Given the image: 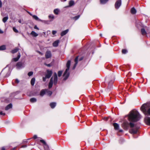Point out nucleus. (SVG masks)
Segmentation results:
<instances>
[{
  "label": "nucleus",
  "mask_w": 150,
  "mask_h": 150,
  "mask_svg": "<svg viewBox=\"0 0 150 150\" xmlns=\"http://www.w3.org/2000/svg\"><path fill=\"white\" fill-rule=\"evenodd\" d=\"M69 31L68 29H67L64 31H63L61 33V36H63L65 35L66 34H67Z\"/></svg>",
  "instance_id": "obj_16"
},
{
  "label": "nucleus",
  "mask_w": 150,
  "mask_h": 150,
  "mask_svg": "<svg viewBox=\"0 0 150 150\" xmlns=\"http://www.w3.org/2000/svg\"><path fill=\"white\" fill-rule=\"evenodd\" d=\"M35 81V78H32L30 81L31 84L32 86H33L34 85Z\"/></svg>",
  "instance_id": "obj_26"
},
{
  "label": "nucleus",
  "mask_w": 150,
  "mask_h": 150,
  "mask_svg": "<svg viewBox=\"0 0 150 150\" xmlns=\"http://www.w3.org/2000/svg\"><path fill=\"white\" fill-rule=\"evenodd\" d=\"M27 12L31 16H32L33 15L31 13H30V12H28V11Z\"/></svg>",
  "instance_id": "obj_52"
},
{
  "label": "nucleus",
  "mask_w": 150,
  "mask_h": 150,
  "mask_svg": "<svg viewBox=\"0 0 150 150\" xmlns=\"http://www.w3.org/2000/svg\"><path fill=\"white\" fill-rule=\"evenodd\" d=\"M30 34L33 36L36 37L38 35V34L35 33L34 31H32L30 33Z\"/></svg>",
  "instance_id": "obj_23"
},
{
  "label": "nucleus",
  "mask_w": 150,
  "mask_h": 150,
  "mask_svg": "<svg viewBox=\"0 0 150 150\" xmlns=\"http://www.w3.org/2000/svg\"><path fill=\"white\" fill-rule=\"evenodd\" d=\"M12 107V105L11 103H10V104L8 105L5 108V110H8L10 109Z\"/></svg>",
  "instance_id": "obj_18"
},
{
  "label": "nucleus",
  "mask_w": 150,
  "mask_h": 150,
  "mask_svg": "<svg viewBox=\"0 0 150 150\" xmlns=\"http://www.w3.org/2000/svg\"><path fill=\"white\" fill-rule=\"evenodd\" d=\"M19 82V80L17 79H16L15 80V82L16 83H18Z\"/></svg>",
  "instance_id": "obj_43"
},
{
  "label": "nucleus",
  "mask_w": 150,
  "mask_h": 150,
  "mask_svg": "<svg viewBox=\"0 0 150 150\" xmlns=\"http://www.w3.org/2000/svg\"><path fill=\"white\" fill-rule=\"evenodd\" d=\"M45 90L46 91V93L47 95L50 96L52 94V91L47 89H45Z\"/></svg>",
  "instance_id": "obj_22"
},
{
  "label": "nucleus",
  "mask_w": 150,
  "mask_h": 150,
  "mask_svg": "<svg viewBox=\"0 0 150 150\" xmlns=\"http://www.w3.org/2000/svg\"><path fill=\"white\" fill-rule=\"evenodd\" d=\"M5 113H3V112L2 111H1L0 112V115H5Z\"/></svg>",
  "instance_id": "obj_45"
},
{
  "label": "nucleus",
  "mask_w": 150,
  "mask_h": 150,
  "mask_svg": "<svg viewBox=\"0 0 150 150\" xmlns=\"http://www.w3.org/2000/svg\"><path fill=\"white\" fill-rule=\"evenodd\" d=\"M2 7V3L1 0H0V8Z\"/></svg>",
  "instance_id": "obj_49"
},
{
  "label": "nucleus",
  "mask_w": 150,
  "mask_h": 150,
  "mask_svg": "<svg viewBox=\"0 0 150 150\" xmlns=\"http://www.w3.org/2000/svg\"><path fill=\"white\" fill-rule=\"evenodd\" d=\"M8 19V16H6L4 17L2 20L3 21L4 23H5Z\"/></svg>",
  "instance_id": "obj_36"
},
{
  "label": "nucleus",
  "mask_w": 150,
  "mask_h": 150,
  "mask_svg": "<svg viewBox=\"0 0 150 150\" xmlns=\"http://www.w3.org/2000/svg\"><path fill=\"white\" fill-rule=\"evenodd\" d=\"M145 120L146 122V123L148 125H150V117H146L145 118Z\"/></svg>",
  "instance_id": "obj_15"
},
{
  "label": "nucleus",
  "mask_w": 150,
  "mask_h": 150,
  "mask_svg": "<svg viewBox=\"0 0 150 150\" xmlns=\"http://www.w3.org/2000/svg\"><path fill=\"white\" fill-rule=\"evenodd\" d=\"M1 150H5V149L4 148L2 147L1 149Z\"/></svg>",
  "instance_id": "obj_55"
},
{
  "label": "nucleus",
  "mask_w": 150,
  "mask_h": 150,
  "mask_svg": "<svg viewBox=\"0 0 150 150\" xmlns=\"http://www.w3.org/2000/svg\"><path fill=\"white\" fill-rule=\"evenodd\" d=\"M45 93H46V91L45 89H43L41 91L40 95V96H42L45 94Z\"/></svg>",
  "instance_id": "obj_21"
},
{
  "label": "nucleus",
  "mask_w": 150,
  "mask_h": 150,
  "mask_svg": "<svg viewBox=\"0 0 150 150\" xmlns=\"http://www.w3.org/2000/svg\"><path fill=\"white\" fill-rule=\"evenodd\" d=\"M133 137H134V138H136V137H135L134 136H133Z\"/></svg>",
  "instance_id": "obj_63"
},
{
  "label": "nucleus",
  "mask_w": 150,
  "mask_h": 150,
  "mask_svg": "<svg viewBox=\"0 0 150 150\" xmlns=\"http://www.w3.org/2000/svg\"><path fill=\"white\" fill-rule=\"evenodd\" d=\"M119 132H123V130L122 129H120L119 130Z\"/></svg>",
  "instance_id": "obj_56"
},
{
  "label": "nucleus",
  "mask_w": 150,
  "mask_h": 150,
  "mask_svg": "<svg viewBox=\"0 0 150 150\" xmlns=\"http://www.w3.org/2000/svg\"><path fill=\"white\" fill-rule=\"evenodd\" d=\"M24 142H25V143H27V141H24Z\"/></svg>",
  "instance_id": "obj_58"
},
{
  "label": "nucleus",
  "mask_w": 150,
  "mask_h": 150,
  "mask_svg": "<svg viewBox=\"0 0 150 150\" xmlns=\"http://www.w3.org/2000/svg\"><path fill=\"white\" fill-rule=\"evenodd\" d=\"M141 118L139 112L135 110L131 111L128 115V119L129 121L135 122L139 121Z\"/></svg>",
  "instance_id": "obj_1"
},
{
  "label": "nucleus",
  "mask_w": 150,
  "mask_h": 150,
  "mask_svg": "<svg viewBox=\"0 0 150 150\" xmlns=\"http://www.w3.org/2000/svg\"><path fill=\"white\" fill-rule=\"evenodd\" d=\"M83 59V58L82 57H81L79 59V61H81Z\"/></svg>",
  "instance_id": "obj_54"
},
{
  "label": "nucleus",
  "mask_w": 150,
  "mask_h": 150,
  "mask_svg": "<svg viewBox=\"0 0 150 150\" xmlns=\"http://www.w3.org/2000/svg\"><path fill=\"white\" fill-rule=\"evenodd\" d=\"M34 28L35 29H37V30H39V28H38L37 27V26L36 25H35L34 27Z\"/></svg>",
  "instance_id": "obj_48"
},
{
  "label": "nucleus",
  "mask_w": 150,
  "mask_h": 150,
  "mask_svg": "<svg viewBox=\"0 0 150 150\" xmlns=\"http://www.w3.org/2000/svg\"><path fill=\"white\" fill-rule=\"evenodd\" d=\"M33 72L32 71H30L28 73V75L29 76H30L33 75Z\"/></svg>",
  "instance_id": "obj_39"
},
{
  "label": "nucleus",
  "mask_w": 150,
  "mask_h": 150,
  "mask_svg": "<svg viewBox=\"0 0 150 150\" xmlns=\"http://www.w3.org/2000/svg\"><path fill=\"white\" fill-rule=\"evenodd\" d=\"M62 1H65L67 0H61Z\"/></svg>",
  "instance_id": "obj_57"
},
{
  "label": "nucleus",
  "mask_w": 150,
  "mask_h": 150,
  "mask_svg": "<svg viewBox=\"0 0 150 150\" xmlns=\"http://www.w3.org/2000/svg\"><path fill=\"white\" fill-rule=\"evenodd\" d=\"M47 73L46 74L45 77H43V81L44 82L46 81L47 79H49L51 76L52 72L51 70H47Z\"/></svg>",
  "instance_id": "obj_6"
},
{
  "label": "nucleus",
  "mask_w": 150,
  "mask_h": 150,
  "mask_svg": "<svg viewBox=\"0 0 150 150\" xmlns=\"http://www.w3.org/2000/svg\"><path fill=\"white\" fill-rule=\"evenodd\" d=\"M100 36H102V34H100Z\"/></svg>",
  "instance_id": "obj_61"
},
{
  "label": "nucleus",
  "mask_w": 150,
  "mask_h": 150,
  "mask_svg": "<svg viewBox=\"0 0 150 150\" xmlns=\"http://www.w3.org/2000/svg\"><path fill=\"white\" fill-rule=\"evenodd\" d=\"M108 0H100V2L101 4H104L107 3Z\"/></svg>",
  "instance_id": "obj_33"
},
{
  "label": "nucleus",
  "mask_w": 150,
  "mask_h": 150,
  "mask_svg": "<svg viewBox=\"0 0 150 150\" xmlns=\"http://www.w3.org/2000/svg\"><path fill=\"white\" fill-rule=\"evenodd\" d=\"M32 16L33 17V18L35 20H36L38 21H42L40 19H39L38 17L37 16H36V15H33Z\"/></svg>",
  "instance_id": "obj_20"
},
{
  "label": "nucleus",
  "mask_w": 150,
  "mask_h": 150,
  "mask_svg": "<svg viewBox=\"0 0 150 150\" xmlns=\"http://www.w3.org/2000/svg\"><path fill=\"white\" fill-rule=\"evenodd\" d=\"M6 49V46L5 45H2L0 46V50H3Z\"/></svg>",
  "instance_id": "obj_29"
},
{
  "label": "nucleus",
  "mask_w": 150,
  "mask_h": 150,
  "mask_svg": "<svg viewBox=\"0 0 150 150\" xmlns=\"http://www.w3.org/2000/svg\"><path fill=\"white\" fill-rule=\"evenodd\" d=\"M71 61L70 60H68L66 64L67 68L66 69L63 75V76L64 78L63 80H66L69 77V73L68 71L70 68Z\"/></svg>",
  "instance_id": "obj_5"
},
{
  "label": "nucleus",
  "mask_w": 150,
  "mask_h": 150,
  "mask_svg": "<svg viewBox=\"0 0 150 150\" xmlns=\"http://www.w3.org/2000/svg\"><path fill=\"white\" fill-rule=\"evenodd\" d=\"M69 5L68 7H71L74 5L75 3L74 1L73 0H71L69 1Z\"/></svg>",
  "instance_id": "obj_19"
},
{
  "label": "nucleus",
  "mask_w": 150,
  "mask_h": 150,
  "mask_svg": "<svg viewBox=\"0 0 150 150\" xmlns=\"http://www.w3.org/2000/svg\"><path fill=\"white\" fill-rule=\"evenodd\" d=\"M27 147V145H25L22 146H21V147L22 148H25V147Z\"/></svg>",
  "instance_id": "obj_50"
},
{
  "label": "nucleus",
  "mask_w": 150,
  "mask_h": 150,
  "mask_svg": "<svg viewBox=\"0 0 150 150\" xmlns=\"http://www.w3.org/2000/svg\"><path fill=\"white\" fill-rule=\"evenodd\" d=\"M62 73V71H58V75L59 77H60L61 76Z\"/></svg>",
  "instance_id": "obj_37"
},
{
  "label": "nucleus",
  "mask_w": 150,
  "mask_h": 150,
  "mask_svg": "<svg viewBox=\"0 0 150 150\" xmlns=\"http://www.w3.org/2000/svg\"><path fill=\"white\" fill-rule=\"evenodd\" d=\"M59 11V10L57 8L55 9L54 10V13L56 15H58Z\"/></svg>",
  "instance_id": "obj_27"
},
{
  "label": "nucleus",
  "mask_w": 150,
  "mask_h": 150,
  "mask_svg": "<svg viewBox=\"0 0 150 150\" xmlns=\"http://www.w3.org/2000/svg\"><path fill=\"white\" fill-rule=\"evenodd\" d=\"M37 135H34L33 137V138L34 139H35L37 138Z\"/></svg>",
  "instance_id": "obj_46"
},
{
  "label": "nucleus",
  "mask_w": 150,
  "mask_h": 150,
  "mask_svg": "<svg viewBox=\"0 0 150 150\" xmlns=\"http://www.w3.org/2000/svg\"><path fill=\"white\" fill-rule=\"evenodd\" d=\"M129 125L130 127L129 133L133 135L137 134L139 127L131 122H129Z\"/></svg>",
  "instance_id": "obj_3"
},
{
  "label": "nucleus",
  "mask_w": 150,
  "mask_h": 150,
  "mask_svg": "<svg viewBox=\"0 0 150 150\" xmlns=\"http://www.w3.org/2000/svg\"><path fill=\"white\" fill-rule=\"evenodd\" d=\"M13 30L15 33H17L18 32V30L14 27L13 28Z\"/></svg>",
  "instance_id": "obj_40"
},
{
  "label": "nucleus",
  "mask_w": 150,
  "mask_h": 150,
  "mask_svg": "<svg viewBox=\"0 0 150 150\" xmlns=\"http://www.w3.org/2000/svg\"><path fill=\"white\" fill-rule=\"evenodd\" d=\"M57 33V31L55 30H53L52 31V34L53 35H55Z\"/></svg>",
  "instance_id": "obj_42"
},
{
  "label": "nucleus",
  "mask_w": 150,
  "mask_h": 150,
  "mask_svg": "<svg viewBox=\"0 0 150 150\" xmlns=\"http://www.w3.org/2000/svg\"><path fill=\"white\" fill-rule=\"evenodd\" d=\"M121 5V0H117L115 3V7L116 9H118Z\"/></svg>",
  "instance_id": "obj_8"
},
{
  "label": "nucleus",
  "mask_w": 150,
  "mask_h": 150,
  "mask_svg": "<svg viewBox=\"0 0 150 150\" xmlns=\"http://www.w3.org/2000/svg\"><path fill=\"white\" fill-rule=\"evenodd\" d=\"M39 52V53H40V54H42V53L41 52Z\"/></svg>",
  "instance_id": "obj_62"
},
{
  "label": "nucleus",
  "mask_w": 150,
  "mask_h": 150,
  "mask_svg": "<svg viewBox=\"0 0 150 150\" xmlns=\"http://www.w3.org/2000/svg\"><path fill=\"white\" fill-rule=\"evenodd\" d=\"M131 75V72H129V73H128V75H129V76H130Z\"/></svg>",
  "instance_id": "obj_53"
},
{
  "label": "nucleus",
  "mask_w": 150,
  "mask_h": 150,
  "mask_svg": "<svg viewBox=\"0 0 150 150\" xmlns=\"http://www.w3.org/2000/svg\"><path fill=\"white\" fill-rule=\"evenodd\" d=\"M59 42V40L55 41L52 44L53 46L54 47H57L58 45Z\"/></svg>",
  "instance_id": "obj_14"
},
{
  "label": "nucleus",
  "mask_w": 150,
  "mask_h": 150,
  "mask_svg": "<svg viewBox=\"0 0 150 150\" xmlns=\"http://www.w3.org/2000/svg\"><path fill=\"white\" fill-rule=\"evenodd\" d=\"M18 48H16L13 50H11V52L13 54L17 52V51L18 50Z\"/></svg>",
  "instance_id": "obj_28"
},
{
  "label": "nucleus",
  "mask_w": 150,
  "mask_h": 150,
  "mask_svg": "<svg viewBox=\"0 0 150 150\" xmlns=\"http://www.w3.org/2000/svg\"><path fill=\"white\" fill-rule=\"evenodd\" d=\"M47 32V33H48V32L50 33V31H48Z\"/></svg>",
  "instance_id": "obj_60"
},
{
  "label": "nucleus",
  "mask_w": 150,
  "mask_h": 150,
  "mask_svg": "<svg viewBox=\"0 0 150 150\" xmlns=\"http://www.w3.org/2000/svg\"><path fill=\"white\" fill-rule=\"evenodd\" d=\"M18 22L20 23H21L22 24H23L24 23H21V19H20L18 20Z\"/></svg>",
  "instance_id": "obj_47"
},
{
  "label": "nucleus",
  "mask_w": 150,
  "mask_h": 150,
  "mask_svg": "<svg viewBox=\"0 0 150 150\" xmlns=\"http://www.w3.org/2000/svg\"><path fill=\"white\" fill-rule=\"evenodd\" d=\"M113 125L115 130H117L119 129V126L118 124L116 123H114L113 124Z\"/></svg>",
  "instance_id": "obj_17"
},
{
  "label": "nucleus",
  "mask_w": 150,
  "mask_h": 150,
  "mask_svg": "<svg viewBox=\"0 0 150 150\" xmlns=\"http://www.w3.org/2000/svg\"><path fill=\"white\" fill-rule=\"evenodd\" d=\"M40 142H41L43 144H45V145H47V144H46V142L44 140H40Z\"/></svg>",
  "instance_id": "obj_41"
},
{
  "label": "nucleus",
  "mask_w": 150,
  "mask_h": 150,
  "mask_svg": "<svg viewBox=\"0 0 150 150\" xmlns=\"http://www.w3.org/2000/svg\"><path fill=\"white\" fill-rule=\"evenodd\" d=\"M25 67V64L23 63L19 62L16 64V67L18 69H20L23 68Z\"/></svg>",
  "instance_id": "obj_7"
},
{
  "label": "nucleus",
  "mask_w": 150,
  "mask_h": 150,
  "mask_svg": "<svg viewBox=\"0 0 150 150\" xmlns=\"http://www.w3.org/2000/svg\"><path fill=\"white\" fill-rule=\"evenodd\" d=\"M20 57H21L20 53L19 52H18V53L17 57L16 58H13L12 60L11 61L12 62L14 61V62H17L18 60L20 58Z\"/></svg>",
  "instance_id": "obj_11"
},
{
  "label": "nucleus",
  "mask_w": 150,
  "mask_h": 150,
  "mask_svg": "<svg viewBox=\"0 0 150 150\" xmlns=\"http://www.w3.org/2000/svg\"><path fill=\"white\" fill-rule=\"evenodd\" d=\"M53 84V77H52L50 79V82L49 83L48 87L49 88H51Z\"/></svg>",
  "instance_id": "obj_12"
},
{
  "label": "nucleus",
  "mask_w": 150,
  "mask_h": 150,
  "mask_svg": "<svg viewBox=\"0 0 150 150\" xmlns=\"http://www.w3.org/2000/svg\"><path fill=\"white\" fill-rule=\"evenodd\" d=\"M141 32L142 33V34L143 35H144L146 34V32L144 28H142L141 29Z\"/></svg>",
  "instance_id": "obj_31"
},
{
  "label": "nucleus",
  "mask_w": 150,
  "mask_h": 150,
  "mask_svg": "<svg viewBox=\"0 0 150 150\" xmlns=\"http://www.w3.org/2000/svg\"><path fill=\"white\" fill-rule=\"evenodd\" d=\"M122 52L123 54H126L127 52V51L125 49H123L122 50Z\"/></svg>",
  "instance_id": "obj_38"
},
{
  "label": "nucleus",
  "mask_w": 150,
  "mask_h": 150,
  "mask_svg": "<svg viewBox=\"0 0 150 150\" xmlns=\"http://www.w3.org/2000/svg\"><path fill=\"white\" fill-rule=\"evenodd\" d=\"M141 109L145 115L150 116V103L143 104L141 108Z\"/></svg>",
  "instance_id": "obj_2"
},
{
  "label": "nucleus",
  "mask_w": 150,
  "mask_h": 150,
  "mask_svg": "<svg viewBox=\"0 0 150 150\" xmlns=\"http://www.w3.org/2000/svg\"><path fill=\"white\" fill-rule=\"evenodd\" d=\"M122 126L123 128L125 129H127V125L126 123H123L122 124Z\"/></svg>",
  "instance_id": "obj_34"
},
{
  "label": "nucleus",
  "mask_w": 150,
  "mask_h": 150,
  "mask_svg": "<svg viewBox=\"0 0 150 150\" xmlns=\"http://www.w3.org/2000/svg\"><path fill=\"white\" fill-rule=\"evenodd\" d=\"M131 12L132 14H135L136 13V10L134 7H133L131 8Z\"/></svg>",
  "instance_id": "obj_25"
},
{
  "label": "nucleus",
  "mask_w": 150,
  "mask_h": 150,
  "mask_svg": "<svg viewBox=\"0 0 150 150\" xmlns=\"http://www.w3.org/2000/svg\"><path fill=\"white\" fill-rule=\"evenodd\" d=\"M3 33V31H2L1 29H0V33L2 34Z\"/></svg>",
  "instance_id": "obj_51"
},
{
  "label": "nucleus",
  "mask_w": 150,
  "mask_h": 150,
  "mask_svg": "<svg viewBox=\"0 0 150 150\" xmlns=\"http://www.w3.org/2000/svg\"><path fill=\"white\" fill-rule=\"evenodd\" d=\"M30 101L32 103L35 102L37 101V99L36 98H31L30 100Z\"/></svg>",
  "instance_id": "obj_32"
},
{
  "label": "nucleus",
  "mask_w": 150,
  "mask_h": 150,
  "mask_svg": "<svg viewBox=\"0 0 150 150\" xmlns=\"http://www.w3.org/2000/svg\"><path fill=\"white\" fill-rule=\"evenodd\" d=\"M78 57L77 56L74 59V61L75 62V63L74 66L73 67V69H75V68L78 63Z\"/></svg>",
  "instance_id": "obj_13"
},
{
  "label": "nucleus",
  "mask_w": 150,
  "mask_h": 150,
  "mask_svg": "<svg viewBox=\"0 0 150 150\" xmlns=\"http://www.w3.org/2000/svg\"><path fill=\"white\" fill-rule=\"evenodd\" d=\"M9 74L8 75V74H6V76H9Z\"/></svg>",
  "instance_id": "obj_59"
},
{
  "label": "nucleus",
  "mask_w": 150,
  "mask_h": 150,
  "mask_svg": "<svg viewBox=\"0 0 150 150\" xmlns=\"http://www.w3.org/2000/svg\"><path fill=\"white\" fill-rule=\"evenodd\" d=\"M57 82V76L56 73H54V79L53 83L54 85H56Z\"/></svg>",
  "instance_id": "obj_9"
},
{
  "label": "nucleus",
  "mask_w": 150,
  "mask_h": 150,
  "mask_svg": "<svg viewBox=\"0 0 150 150\" xmlns=\"http://www.w3.org/2000/svg\"><path fill=\"white\" fill-rule=\"evenodd\" d=\"M80 16V15H78L77 16H76L74 17H73V19L75 20H76L79 18Z\"/></svg>",
  "instance_id": "obj_35"
},
{
  "label": "nucleus",
  "mask_w": 150,
  "mask_h": 150,
  "mask_svg": "<svg viewBox=\"0 0 150 150\" xmlns=\"http://www.w3.org/2000/svg\"><path fill=\"white\" fill-rule=\"evenodd\" d=\"M115 80L114 76L113 75L106 77L105 78V81L108 84V88L110 89L112 88V84Z\"/></svg>",
  "instance_id": "obj_4"
},
{
  "label": "nucleus",
  "mask_w": 150,
  "mask_h": 150,
  "mask_svg": "<svg viewBox=\"0 0 150 150\" xmlns=\"http://www.w3.org/2000/svg\"><path fill=\"white\" fill-rule=\"evenodd\" d=\"M48 18L50 19V18L52 19V20L50 21H52L54 19V15H53L52 14H50V15H49Z\"/></svg>",
  "instance_id": "obj_30"
},
{
  "label": "nucleus",
  "mask_w": 150,
  "mask_h": 150,
  "mask_svg": "<svg viewBox=\"0 0 150 150\" xmlns=\"http://www.w3.org/2000/svg\"><path fill=\"white\" fill-rule=\"evenodd\" d=\"M45 64L48 67H50L51 66V65L50 64H47L46 63H45Z\"/></svg>",
  "instance_id": "obj_44"
},
{
  "label": "nucleus",
  "mask_w": 150,
  "mask_h": 150,
  "mask_svg": "<svg viewBox=\"0 0 150 150\" xmlns=\"http://www.w3.org/2000/svg\"><path fill=\"white\" fill-rule=\"evenodd\" d=\"M56 103L55 102L51 103L50 104V105L52 108H54L55 107Z\"/></svg>",
  "instance_id": "obj_24"
},
{
  "label": "nucleus",
  "mask_w": 150,
  "mask_h": 150,
  "mask_svg": "<svg viewBox=\"0 0 150 150\" xmlns=\"http://www.w3.org/2000/svg\"><path fill=\"white\" fill-rule=\"evenodd\" d=\"M45 56L46 59L50 58L51 57V52L50 51H47L45 53Z\"/></svg>",
  "instance_id": "obj_10"
}]
</instances>
